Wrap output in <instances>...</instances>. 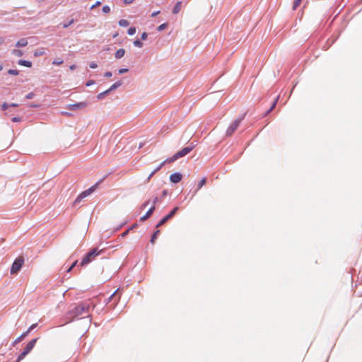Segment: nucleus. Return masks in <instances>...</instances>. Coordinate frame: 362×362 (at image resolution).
<instances>
[{"label":"nucleus","mask_w":362,"mask_h":362,"mask_svg":"<svg viewBox=\"0 0 362 362\" xmlns=\"http://www.w3.org/2000/svg\"><path fill=\"white\" fill-rule=\"evenodd\" d=\"M94 307L95 305L89 300L79 303L69 312V315H71L70 321L73 320L75 317L87 314L90 308Z\"/></svg>","instance_id":"f257e3e1"},{"label":"nucleus","mask_w":362,"mask_h":362,"mask_svg":"<svg viewBox=\"0 0 362 362\" xmlns=\"http://www.w3.org/2000/svg\"><path fill=\"white\" fill-rule=\"evenodd\" d=\"M104 252V250H98L97 248L92 249L86 255L83 257L81 262V266L83 267L90 262H91L94 258Z\"/></svg>","instance_id":"f03ea898"},{"label":"nucleus","mask_w":362,"mask_h":362,"mask_svg":"<svg viewBox=\"0 0 362 362\" xmlns=\"http://www.w3.org/2000/svg\"><path fill=\"white\" fill-rule=\"evenodd\" d=\"M194 147V146H187V147L182 148V150L177 152L172 157L166 159V161L168 162L169 163H173L182 157L185 156L186 155H187L189 153H190L193 150Z\"/></svg>","instance_id":"7ed1b4c3"},{"label":"nucleus","mask_w":362,"mask_h":362,"mask_svg":"<svg viewBox=\"0 0 362 362\" xmlns=\"http://www.w3.org/2000/svg\"><path fill=\"white\" fill-rule=\"evenodd\" d=\"M37 340V338L33 339L27 344L23 352L18 356L17 362H20L31 351V350L35 346Z\"/></svg>","instance_id":"20e7f679"},{"label":"nucleus","mask_w":362,"mask_h":362,"mask_svg":"<svg viewBox=\"0 0 362 362\" xmlns=\"http://www.w3.org/2000/svg\"><path fill=\"white\" fill-rule=\"evenodd\" d=\"M24 263V258L22 256L18 257L13 262L11 268V274H17L21 269L22 266Z\"/></svg>","instance_id":"39448f33"},{"label":"nucleus","mask_w":362,"mask_h":362,"mask_svg":"<svg viewBox=\"0 0 362 362\" xmlns=\"http://www.w3.org/2000/svg\"><path fill=\"white\" fill-rule=\"evenodd\" d=\"M95 190V186H93L90 187L89 189L83 191L81 192L75 199L74 202L73 206H76L78 204H80V202L86 197H87L88 195H90L92 192H93Z\"/></svg>","instance_id":"423d86ee"},{"label":"nucleus","mask_w":362,"mask_h":362,"mask_svg":"<svg viewBox=\"0 0 362 362\" xmlns=\"http://www.w3.org/2000/svg\"><path fill=\"white\" fill-rule=\"evenodd\" d=\"M178 209H179V208L177 206L175 207L168 215L164 216L158 222V223L156 225V227L158 228V227H160V226H163L164 223H166V221H168L169 219L173 218L175 216V214H176V212L177 211Z\"/></svg>","instance_id":"0eeeda50"},{"label":"nucleus","mask_w":362,"mask_h":362,"mask_svg":"<svg viewBox=\"0 0 362 362\" xmlns=\"http://www.w3.org/2000/svg\"><path fill=\"white\" fill-rule=\"evenodd\" d=\"M240 122L241 119H235V121H233L227 129V135H232L234 133V132L237 129V128L239 127Z\"/></svg>","instance_id":"6e6552de"},{"label":"nucleus","mask_w":362,"mask_h":362,"mask_svg":"<svg viewBox=\"0 0 362 362\" xmlns=\"http://www.w3.org/2000/svg\"><path fill=\"white\" fill-rule=\"evenodd\" d=\"M182 175L179 173H175L170 176V180L173 183H178L182 180Z\"/></svg>","instance_id":"1a4fd4ad"},{"label":"nucleus","mask_w":362,"mask_h":362,"mask_svg":"<svg viewBox=\"0 0 362 362\" xmlns=\"http://www.w3.org/2000/svg\"><path fill=\"white\" fill-rule=\"evenodd\" d=\"M155 210V206H152L148 211L143 216L140 218L141 221H145L147 220L153 214Z\"/></svg>","instance_id":"9d476101"},{"label":"nucleus","mask_w":362,"mask_h":362,"mask_svg":"<svg viewBox=\"0 0 362 362\" xmlns=\"http://www.w3.org/2000/svg\"><path fill=\"white\" fill-rule=\"evenodd\" d=\"M87 105L86 103H78L75 104L70 105V109L71 110H76L80 108H83Z\"/></svg>","instance_id":"9b49d317"},{"label":"nucleus","mask_w":362,"mask_h":362,"mask_svg":"<svg viewBox=\"0 0 362 362\" xmlns=\"http://www.w3.org/2000/svg\"><path fill=\"white\" fill-rule=\"evenodd\" d=\"M181 7L182 1H177L172 11L173 13L177 14L180 11Z\"/></svg>","instance_id":"f8f14e48"},{"label":"nucleus","mask_w":362,"mask_h":362,"mask_svg":"<svg viewBox=\"0 0 362 362\" xmlns=\"http://www.w3.org/2000/svg\"><path fill=\"white\" fill-rule=\"evenodd\" d=\"M125 54L124 49H119L115 54V57L116 59H120L124 57Z\"/></svg>","instance_id":"ddd939ff"},{"label":"nucleus","mask_w":362,"mask_h":362,"mask_svg":"<svg viewBox=\"0 0 362 362\" xmlns=\"http://www.w3.org/2000/svg\"><path fill=\"white\" fill-rule=\"evenodd\" d=\"M27 45H28V40L25 38H22V39L19 40L16 44V47H25Z\"/></svg>","instance_id":"4468645a"},{"label":"nucleus","mask_w":362,"mask_h":362,"mask_svg":"<svg viewBox=\"0 0 362 362\" xmlns=\"http://www.w3.org/2000/svg\"><path fill=\"white\" fill-rule=\"evenodd\" d=\"M18 64L21 66H24L26 67H31L32 66V62L30 61H26L23 59H21L18 61Z\"/></svg>","instance_id":"2eb2a0df"},{"label":"nucleus","mask_w":362,"mask_h":362,"mask_svg":"<svg viewBox=\"0 0 362 362\" xmlns=\"http://www.w3.org/2000/svg\"><path fill=\"white\" fill-rule=\"evenodd\" d=\"M206 183V177H203L198 183L196 192L199 191Z\"/></svg>","instance_id":"dca6fc26"},{"label":"nucleus","mask_w":362,"mask_h":362,"mask_svg":"<svg viewBox=\"0 0 362 362\" xmlns=\"http://www.w3.org/2000/svg\"><path fill=\"white\" fill-rule=\"evenodd\" d=\"M18 105V103H11L10 105H8L7 103H4L2 104L1 105V108L3 110H6L7 108L11 106V107H17Z\"/></svg>","instance_id":"f3484780"},{"label":"nucleus","mask_w":362,"mask_h":362,"mask_svg":"<svg viewBox=\"0 0 362 362\" xmlns=\"http://www.w3.org/2000/svg\"><path fill=\"white\" fill-rule=\"evenodd\" d=\"M122 84L121 81H117L112 85V86L107 90H114L115 89L119 88Z\"/></svg>","instance_id":"a211bd4d"},{"label":"nucleus","mask_w":362,"mask_h":362,"mask_svg":"<svg viewBox=\"0 0 362 362\" xmlns=\"http://www.w3.org/2000/svg\"><path fill=\"white\" fill-rule=\"evenodd\" d=\"M159 233H160V230H157L156 231L154 232V233L153 234V235L151 237V243L152 244H153L155 243V240L157 238V236H158V235Z\"/></svg>","instance_id":"6ab92c4d"},{"label":"nucleus","mask_w":362,"mask_h":362,"mask_svg":"<svg viewBox=\"0 0 362 362\" xmlns=\"http://www.w3.org/2000/svg\"><path fill=\"white\" fill-rule=\"evenodd\" d=\"M12 54L16 57H21V56H23V51H21L20 49H13L12 51Z\"/></svg>","instance_id":"aec40b11"},{"label":"nucleus","mask_w":362,"mask_h":362,"mask_svg":"<svg viewBox=\"0 0 362 362\" xmlns=\"http://www.w3.org/2000/svg\"><path fill=\"white\" fill-rule=\"evenodd\" d=\"M28 335V332H25L20 337H18L14 341V343L20 342L23 339H24Z\"/></svg>","instance_id":"412c9836"},{"label":"nucleus","mask_w":362,"mask_h":362,"mask_svg":"<svg viewBox=\"0 0 362 362\" xmlns=\"http://www.w3.org/2000/svg\"><path fill=\"white\" fill-rule=\"evenodd\" d=\"M129 22L124 19H122L119 21V25L122 27H127L129 25Z\"/></svg>","instance_id":"4be33fe9"},{"label":"nucleus","mask_w":362,"mask_h":362,"mask_svg":"<svg viewBox=\"0 0 362 362\" xmlns=\"http://www.w3.org/2000/svg\"><path fill=\"white\" fill-rule=\"evenodd\" d=\"M302 0H294L293 4V10H296L300 4Z\"/></svg>","instance_id":"5701e85b"},{"label":"nucleus","mask_w":362,"mask_h":362,"mask_svg":"<svg viewBox=\"0 0 362 362\" xmlns=\"http://www.w3.org/2000/svg\"><path fill=\"white\" fill-rule=\"evenodd\" d=\"M168 27V24L166 23H164L161 25H160L158 28H157V30L158 31H162L164 29H165L166 28Z\"/></svg>","instance_id":"b1692460"},{"label":"nucleus","mask_w":362,"mask_h":362,"mask_svg":"<svg viewBox=\"0 0 362 362\" xmlns=\"http://www.w3.org/2000/svg\"><path fill=\"white\" fill-rule=\"evenodd\" d=\"M64 62V61L60 59V58H57V59H55L54 61H53V64H56V65H61Z\"/></svg>","instance_id":"393cba45"},{"label":"nucleus","mask_w":362,"mask_h":362,"mask_svg":"<svg viewBox=\"0 0 362 362\" xmlns=\"http://www.w3.org/2000/svg\"><path fill=\"white\" fill-rule=\"evenodd\" d=\"M108 93H109V92H101L100 93H99V94L98 95L97 98H98V100H102V99H103V98L105 97V95H106Z\"/></svg>","instance_id":"a878e982"},{"label":"nucleus","mask_w":362,"mask_h":362,"mask_svg":"<svg viewBox=\"0 0 362 362\" xmlns=\"http://www.w3.org/2000/svg\"><path fill=\"white\" fill-rule=\"evenodd\" d=\"M127 33L129 35H133L136 33V28L134 27H131L129 28Z\"/></svg>","instance_id":"bb28decb"},{"label":"nucleus","mask_w":362,"mask_h":362,"mask_svg":"<svg viewBox=\"0 0 362 362\" xmlns=\"http://www.w3.org/2000/svg\"><path fill=\"white\" fill-rule=\"evenodd\" d=\"M8 74H10V75H14V76H16L18 74V70H16V69H9L8 71Z\"/></svg>","instance_id":"cd10ccee"},{"label":"nucleus","mask_w":362,"mask_h":362,"mask_svg":"<svg viewBox=\"0 0 362 362\" xmlns=\"http://www.w3.org/2000/svg\"><path fill=\"white\" fill-rule=\"evenodd\" d=\"M279 99V97H277L275 100L274 101L273 104L272 105L271 107L269 109V110L267 111V113L270 112L272 110L274 109L275 106H276V101L278 100Z\"/></svg>","instance_id":"c85d7f7f"},{"label":"nucleus","mask_w":362,"mask_h":362,"mask_svg":"<svg viewBox=\"0 0 362 362\" xmlns=\"http://www.w3.org/2000/svg\"><path fill=\"white\" fill-rule=\"evenodd\" d=\"M134 45L138 47H141L143 46V43L138 40L134 41Z\"/></svg>","instance_id":"c756f323"},{"label":"nucleus","mask_w":362,"mask_h":362,"mask_svg":"<svg viewBox=\"0 0 362 362\" xmlns=\"http://www.w3.org/2000/svg\"><path fill=\"white\" fill-rule=\"evenodd\" d=\"M78 261L76 260L71 266L67 269V272H70L73 268L77 264Z\"/></svg>","instance_id":"7c9ffc66"},{"label":"nucleus","mask_w":362,"mask_h":362,"mask_svg":"<svg viewBox=\"0 0 362 362\" xmlns=\"http://www.w3.org/2000/svg\"><path fill=\"white\" fill-rule=\"evenodd\" d=\"M103 11L105 13H108L110 11V8L108 6H104L103 7Z\"/></svg>","instance_id":"2f4dec72"},{"label":"nucleus","mask_w":362,"mask_h":362,"mask_svg":"<svg viewBox=\"0 0 362 362\" xmlns=\"http://www.w3.org/2000/svg\"><path fill=\"white\" fill-rule=\"evenodd\" d=\"M74 19H71L69 23H64V24L63 25V28H68L69 25H71L74 23Z\"/></svg>","instance_id":"473e14b6"},{"label":"nucleus","mask_w":362,"mask_h":362,"mask_svg":"<svg viewBox=\"0 0 362 362\" xmlns=\"http://www.w3.org/2000/svg\"><path fill=\"white\" fill-rule=\"evenodd\" d=\"M100 4H101V2L98 1L90 7V9H93L97 6H99Z\"/></svg>","instance_id":"72a5a7b5"},{"label":"nucleus","mask_w":362,"mask_h":362,"mask_svg":"<svg viewBox=\"0 0 362 362\" xmlns=\"http://www.w3.org/2000/svg\"><path fill=\"white\" fill-rule=\"evenodd\" d=\"M37 326V324H33L30 327L29 329L26 331L28 332V334L34 328H35Z\"/></svg>","instance_id":"f704fd0d"},{"label":"nucleus","mask_w":362,"mask_h":362,"mask_svg":"<svg viewBox=\"0 0 362 362\" xmlns=\"http://www.w3.org/2000/svg\"><path fill=\"white\" fill-rule=\"evenodd\" d=\"M166 163H168V162L166 161V160H164L163 163H161L159 165V166L156 168V170H160V168H162V167H163V166Z\"/></svg>","instance_id":"c9c22d12"},{"label":"nucleus","mask_w":362,"mask_h":362,"mask_svg":"<svg viewBox=\"0 0 362 362\" xmlns=\"http://www.w3.org/2000/svg\"><path fill=\"white\" fill-rule=\"evenodd\" d=\"M147 33L144 32L141 34V40H145L147 38Z\"/></svg>","instance_id":"e433bc0d"},{"label":"nucleus","mask_w":362,"mask_h":362,"mask_svg":"<svg viewBox=\"0 0 362 362\" xmlns=\"http://www.w3.org/2000/svg\"><path fill=\"white\" fill-rule=\"evenodd\" d=\"M128 71V69H120L119 70V74H124V73H126Z\"/></svg>","instance_id":"4c0bfd02"},{"label":"nucleus","mask_w":362,"mask_h":362,"mask_svg":"<svg viewBox=\"0 0 362 362\" xmlns=\"http://www.w3.org/2000/svg\"><path fill=\"white\" fill-rule=\"evenodd\" d=\"M89 66L91 69H95L98 66L97 64L95 62H91Z\"/></svg>","instance_id":"58836bf2"},{"label":"nucleus","mask_w":362,"mask_h":362,"mask_svg":"<svg viewBox=\"0 0 362 362\" xmlns=\"http://www.w3.org/2000/svg\"><path fill=\"white\" fill-rule=\"evenodd\" d=\"M156 169H155L148 176V181L151 178V177L157 172Z\"/></svg>","instance_id":"ea45409f"},{"label":"nucleus","mask_w":362,"mask_h":362,"mask_svg":"<svg viewBox=\"0 0 362 362\" xmlns=\"http://www.w3.org/2000/svg\"><path fill=\"white\" fill-rule=\"evenodd\" d=\"M94 83H95L94 81L90 80V81H88V82H86V86H90V85L94 84Z\"/></svg>","instance_id":"a19ab883"},{"label":"nucleus","mask_w":362,"mask_h":362,"mask_svg":"<svg viewBox=\"0 0 362 362\" xmlns=\"http://www.w3.org/2000/svg\"><path fill=\"white\" fill-rule=\"evenodd\" d=\"M33 97V93H30L28 94V95L25 96V98H26L27 99H30V98H32Z\"/></svg>","instance_id":"79ce46f5"},{"label":"nucleus","mask_w":362,"mask_h":362,"mask_svg":"<svg viewBox=\"0 0 362 362\" xmlns=\"http://www.w3.org/2000/svg\"><path fill=\"white\" fill-rule=\"evenodd\" d=\"M134 0H124V4H132Z\"/></svg>","instance_id":"37998d69"},{"label":"nucleus","mask_w":362,"mask_h":362,"mask_svg":"<svg viewBox=\"0 0 362 362\" xmlns=\"http://www.w3.org/2000/svg\"><path fill=\"white\" fill-rule=\"evenodd\" d=\"M160 13V11L152 13L151 16L155 17Z\"/></svg>","instance_id":"c03bdc74"},{"label":"nucleus","mask_w":362,"mask_h":362,"mask_svg":"<svg viewBox=\"0 0 362 362\" xmlns=\"http://www.w3.org/2000/svg\"><path fill=\"white\" fill-rule=\"evenodd\" d=\"M105 77H111L112 76V73L110 72V71H107L105 74Z\"/></svg>","instance_id":"a18cd8bd"},{"label":"nucleus","mask_w":362,"mask_h":362,"mask_svg":"<svg viewBox=\"0 0 362 362\" xmlns=\"http://www.w3.org/2000/svg\"><path fill=\"white\" fill-rule=\"evenodd\" d=\"M20 119H20L19 117H13V118H12V121H13V122H19V121H20Z\"/></svg>","instance_id":"49530a36"},{"label":"nucleus","mask_w":362,"mask_h":362,"mask_svg":"<svg viewBox=\"0 0 362 362\" xmlns=\"http://www.w3.org/2000/svg\"><path fill=\"white\" fill-rule=\"evenodd\" d=\"M43 54V52H36L35 53V56H38V55H41V54Z\"/></svg>","instance_id":"de8ad7c7"},{"label":"nucleus","mask_w":362,"mask_h":362,"mask_svg":"<svg viewBox=\"0 0 362 362\" xmlns=\"http://www.w3.org/2000/svg\"><path fill=\"white\" fill-rule=\"evenodd\" d=\"M69 69L71 70H74L76 69V66L75 65H71V66H69Z\"/></svg>","instance_id":"09e8293b"},{"label":"nucleus","mask_w":362,"mask_h":362,"mask_svg":"<svg viewBox=\"0 0 362 362\" xmlns=\"http://www.w3.org/2000/svg\"><path fill=\"white\" fill-rule=\"evenodd\" d=\"M118 290H117L114 293H112L111 295V296L110 297V299L112 298L115 295H116V293L117 292Z\"/></svg>","instance_id":"8fccbe9b"},{"label":"nucleus","mask_w":362,"mask_h":362,"mask_svg":"<svg viewBox=\"0 0 362 362\" xmlns=\"http://www.w3.org/2000/svg\"><path fill=\"white\" fill-rule=\"evenodd\" d=\"M158 202V197H155L153 200V205Z\"/></svg>","instance_id":"3c124183"},{"label":"nucleus","mask_w":362,"mask_h":362,"mask_svg":"<svg viewBox=\"0 0 362 362\" xmlns=\"http://www.w3.org/2000/svg\"><path fill=\"white\" fill-rule=\"evenodd\" d=\"M4 42V39L0 37V45H1Z\"/></svg>","instance_id":"603ef678"},{"label":"nucleus","mask_w":362,"mask_h":362,"mask_svg":"<svg viewBox=\"0 0 362 362\" xmlns=\"http://www.w3.org/2000/svg\"><path fill=\"white\" fill-rule=\"evenodd\" d=\"M148 202H146L144 204V206H147V205H148Z\"/></svg>","instance_id":"864d4df0"},{"label":"nucleus","mask_w":362,"mask_h":362,"mask_svg":"<svg viewBox=\"0 0 362 362\" xmlns=\"http://www.w3.org/2000/svg\"><path fill=\"white\" fill-rule=\"evenodd\" d=\"M3 69V66L0 64V71Z\"/></svg>","instance_id":"5fc2aeb1"},{"label":"nucleus","mask_w":362,"mask_h":362,"mask_svg":"<svg viewBox=\"0 0 362 362\" xmlns=\"http://www.w3.org/2000/svg\"><path fill=\"white\" fill-rule=\"evenodd\" d=\"M127 233V232L124 233L122 234V235H126V233Z\"/></svg>","instance_id":"6e6d98bb"}]
</instances>
